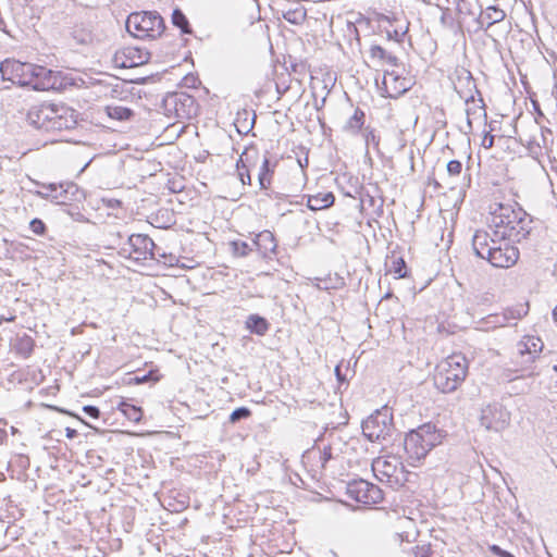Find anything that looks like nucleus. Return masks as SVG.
Returning <instances> with one entry per match:
<instances>
[{
    "label": "nucleus",
    "mask_w": 557,
    "mask_h": 557,
    "mask_svg": "<svg viewBox=\"0 0 557 557\" xmlns=\"http://www.w3.org/2000/svg\"><path fill=\"white\" fill-rule=\"evenodd\" d=\"M535 358H528V355L520 352L517 349V354L510 360V367L504 370V375L508 381H512L518 377L525 375V372L531 370V366L535 362Z\"/></svg>",
    "instance_id": "nucleus-18"
},
{
    "label": "nucleus",
    "mask_w": 557,
    "mask_h": 557,
    "mask_svg": "<svg viewBox=\"0 0 557 557\" xmlns=\"http://www.w3.org/2000/svg\"><path fill=\"white\" fill-rule=\"evenodd\" d=\"M386 63H388L389 65L392 66H397L398 65V58L394 54H391V53H387L385 60H384Z\"/></svg>",
    "instance_id": "nucleus-53"
},
{
    "label": "nucleus",
    "mask_w": 557,
    "mask_h": 557,
    "mask_svg": "<svg viewBox=\"0 0 557 557\" xmlns=\"http://www.w3.org/2000/svg\"><path fill=\"white\" fill-rule=\"evenodd\" d=\"M231 251L235 257H247L255 249L253 239L245 242L240 239L232 240L230 243Z\"/></svg>",
    "instance_id": "nucleus-33"
},
{
    "label": "nucleus",
    "mask_w": 557,
    "mask_h": 557,
    "mask_svg": "<svg viewBox=\"0 0 557 557\" xmlns=\"http://www.w3.org/2000/svg\"><path fill=\"white\" fill-rule=\"evenodd\" d=\"M466 113H467V116H468V119H467V125H468V128H469V132H470V131H472V122H471L470 115H471L472 113H474V110H472V109H467Z\"/></svg>",
    "instance_id": "nucleus-55"
},
{
    "label": "nucleus",
    "mask_w": 557,
    "mask_h": 557,
    "mask_svg": "<svg viewBox=\"0 0 557 557\" xmlns=\"http://www.w3.org/2000/svg\"><path fill=\"white\" fill-rule=\"evenodd\" d=\"M33 83L29 87L34 90H64L74 85L73 78L61 71H52L41 65H33Z\"/></svg>",
    "instance_id": "nucleus-8"
},
{
    "label": "nucleus",
    "mask_w": 557,
    "mask_h": 557,
    "mask_svg": "<svg viewBox=\"0 0 557 557\" xmlns=\"http://www.w3.org/2000/svg\"><path fill=\"white\" fill-rule=\"evenodd\" d=\"M335 196L332 191L307 196V207L311 211L327 209L334 205Z\"/></svg>",
    "instance_id": "nucleus-23"
},
{
    "label": "nucleus",
    "mask_w": 557,
    "mask_h": 557,
    "mask_svg": "<svg viewBox=\"0 0 557 557\" xmlns=\"http://www.w3.org/2000/svg\"><path fill=\"white\" fill-rule=\"evenodd\" d=\"M482 146L486 149H490L494 146V136L491 134H485L482 140Z\"/></svg>",
    "instance_id": "nucleus-51"
},
{
    "label": "nucleus",
    "mask_w": 557,
    "mask_h": 557,
    "mask_svg": "<svg viewBox=\"0 0 557 557\" xmlns=\"http://www.w3.org/2000/svg\"><path fill=\"white\" fill-rule=\"evenodd\" d=\"M372 469L375 473H381L383 476L391 479L395 475L397 466L386 459L377 458L373 461Z\"/></svg>",
    "instance_id": "nucleus-32"
},
{
    "label": "nucleus",
    "mask_w": 557,
    "mask_h": 557,
    "mask_svg": "<svg viewBox=\"0 0 557 557\" xmlns=\"http://www.w3.org/2000/svg\"><path fill=\"white\" fill-rule=\"evenodd\" d=\"M391 293H387L383 298H389L391 297Z\"/></svg>",
    "instance_id": "nucleus-61"
},
{
    "label": "nucleus",
    "mask_w": 557,
    "mask_h": 557,
    "mask_svg": "<svg viewBox=\"0 0 557 557\" xmlns=\"http://www.w3.org/2000/svg\"><path fill=\"white\" fill-rule=\"evenodd\" d=\"M468 374V360L461 354L447 357L437 366L434 374V385L442 393L456 391Z\"/></svg>",
    "instance_id": "nucleus-4"
},
{
    "label": "nucleus",
    "mask_w": 557,
    "mask_h": 557,
    "mask_svg": "<svg viewBox=\"0 0 557 557\" xmlns=\"http://www.w3.org/2000/svg\"><path fill=\"white\" fill-rule=\"evenodd\" d=\"M83 411L92 419H98L100 416V410L98 407L92 405H86L83 407Z\"/></svg>",
    "instance_id": "nucleus-47"
},
{
    "label": "nucleus",
    "mask_w": 557,
    "mask_h": 557,
    "mask_svg": "<svg viewBox=\"0 0 557 557\" xmlns=\"http://www.w3.org/2000/svg\"><path fill=\"white\" fill-rule=\"evenodd\" d=\"M77 125V113L75 110L54 106V114L51 116V124L48 125L50 132L70 131L75 128Z\"/></svg>",
    "instance_id": "nucleus-15"
},
{
    "label": "nucleus",
    "mask_w": 557,
    "mask_h": 557,
    "mask_svg": "<svg viewBox=\"0 0 557 557\" xmlns=\"http://www.w3.org/2000/svg\"><path fill=\"white\" fill-rule=\"evenodd\" d=\"M5 26V23L3 21V18L0 16V29H3Z\"/></svg>",
    "instance_id": "nucleus-58"
},
{
    "label": "nucleus",
    "mask_w": 557,
    "mask_h": 557,
    "mask_svg": "<svg viewBox=\"0 0 557 557\" xmlns=\"http://www.w3.org/2000/svg\"><path fill=\"white\" fill-rule=\"evenodd\" d=\"M104 111L110 119L119 122L129 121L135 115V112L131 108L122 106H107Z\"/></svg>",
    "instance_id": "nucleus-28"
},
{
    "label": "nucleus",
    "mask_w": 557,
    "mask_h": 557,
    "mask_svg": "<svg viewBox=\"0 0 557 557\" xmlns=\"http://www.w3.org/2000/svg\"><path fill=\"white\" fill-rule=\"evenodd\" d=\"M529 312V304H519L505 309L502 315H495V323L506 325L510 320H520Z\"/></svg>",
    "instance_id": "nucleus-24"
},
{
    "label": "nucleus",
    "mask_w": 557,
    "mask_h": 557,
    "mask_svg": "<svg viewBox=\"0 0 557 557\" xmlns=\"http://www.w3.org/2000/svg\"><path fill=\"white\" fill-rule=\"evenodd\" d=\"M117 409L129 420L133 422H139L143 418V409L138 406L127 403L126 400H121Z\"/></svg>",
    "instance_id": "nucleus-31"
},
{
    "label": "nucleus",
    "mask_w": 557,
    "mask_h": 557,
    "mask_svg": "<svg viewBox=\"0 0 557 557\" xmlns=\"http://www.w3.org/2000/svg\"><path fill=\"white\" fill-rule=\"evenodd\" d=\"M346 493L349 498L362 504H379L383 499V491L363 479L349 482Z\"/></svg>",
    "instance_id": "nucleus-11"
},
{
    "label": "nucleus",
    "mask_w": 557,
    "mask_h": 557,
    "mask_svg": "<svg viewBox=\"0 0 557 557\" xmlns=\"http://www.w3.org/2000/svg\"><path fill=\"white\" fill-rule=\"evenodd\" d=\"M510 422V413L499 404H491L482 409L480 423L488 431L502 432Z\"/></svg>",
    "instance_id": "nucleus-12"
},
{
    "label": "nucleus",
    "mask_w": 557,
    "mask_h": 557,
    "mask_svg": "<svg viewBox=\"0 0 557 557\" xmlns=\"http://www.w3.org/2000/svg\"><path fill=\"white\" fill-rule=\"evenodd\" d=\"M389 272L396 274L397 278L407 276V264L403 257L393 258Z\"/></svg>",
    "instance_id": "nucleus-36"
},
{
    "label": "nucleus",
    "mask_w": 557,
    "mask_h": 557,
    "mask_svg": "<svg viewBox=\"0 0 557 557\" xmlns=\"http://www.w3.org/2000/svg\"><path fill=\"white\" fill-rule=\"evenodd\" d=\"M455 90L466 103L474 101V95H480L476 83L470 71L461 69L457 74V84Z\"/></svg>",
    "instance_id": "nucleus-17"
},
{
    "label": "nucleus",
    "mask_w": 557,
    "mask_h": 557,
    "mask_svg": "<svg viewBox=\"0 0 557 557\" xmlns=\"http://www.w3.org/2000/svg\"><path fill=\"white\" fill-rule=\"evenodd\" d=\"M546 133L552 134V131L548 129V128L542 129L543 145H544V148L546 149V153H547L548 158H550L552 149L548 147L547 138H546V135H545Z\"/></svg>",
    "instance_id": "nucleus-52"
},
{
    "label": "nucleus",
    "mask_w": 557,
    "mask_h": 557,
    "mask_svg": "<svg viewBox=\"0 0 557 557\" xmlns=\"http://www.w3.org/2000/svg\"><path fill=\"white\" fill-rule=\"evenodd\" d=\"M273 173V166H271L269 158L264 156L258 173V181L261 189H268L270 187Z\"/></svg>",
    "instance_id": "nucleus-30"
},
{
    "label": "nucleus",
    "mask_w": 557,
    "mask_h": 557,
    "mask_svg": "<svg viewBox=\"0 0 557 557\" xmlns=\"http://www.w3.org/2000/svg\"><path fill=\"white\" fill-rule=\"evenodd\" d=\"M245 325L246 329L250 331V333L259 336L265 335L270 330L269 321L257 313L248 315Z\"/></svg>",
    "instance_id": "nucleus-27"
},
{
    "label": "nucleus",
    "mask_w": 557,
    "mask_h": 557,
    "mask_svg": "<svg viewBox=\"0 0 557 557\" xmlns=\"http://www.w3.org/2000/svg\"><path fill=\"white\" fill-rule=\"evenodd\" d=\"M22 345H27L28 350L32 351L34 342L32 338L27 337L22 342Z\"/></svg>",
    "instance_id": "nucleus-56"
},
{
    "label": "nucleus",
    "mask_w": 557,
    "mask_h": 557,
    "mask_svg": "<svg viewBox=\"0 0 557 557\" xmlns=\"http://www.w3.org/2000/svg\"><path fill=\"white\" fill-rule=\"evenodd\" d=\"M150 53L138 47H126L116 51L112 58L115 67L132 69L149 61Z\"/></svg>",
    "instance_id": "nucleus-13"
},
{
    "label": "nucleus",
    "mask_w": 557,
    "mask_h": 557,
    "mask_svg": "<svg viewBox=\"0 0 557 557\" xmlns=\"http://www.w3.org/2000/svg\"><path fill=\"white\" fill-rule=\"evenodd\" d=\"M447 175L450 178L458 177L462 172V163L459 160H450L446 164Z\"/></svg>",
    "instance_id": "nucleus-40"
},
{
    "label": "nucleus",
    "mask_w": 557,
    "mask_h": 557,
    "mask_svg": "<svg viewBox=\"0 0 557 557\" xmlns=\"http://www.w3.org/2000/svg\"><path fill=\"white\" fill-rule=\"evenodd\" d=\"M527 149H528L530 156H532L534 159H539L542 147L537 141L530 140L528 143Z\"/></svg>",
    "instance_id": "nucleus-45"
},
{
    "label": "nucleus",
    "mask_w": 557,
    "mask_h": 557,
    "mask_svg": "<svg viewBox=\"0 0 557 557\" xmlns=\"http://www.w3.org/2000/svg\"><path fill=\"white\" fill-rule=\"evenodd\" d=\"M386 55H387V52H386V50L383 47H381L379 45L371 46V48H370V57L372 59H377L380 61H384Z\"/></svg>",
    "instance_id": "nucleus-43"
},
{
    "label": "nucleus",
    "mask_w": 557,
    "mask_h": 557,
    "mask_svg": "<svg viewBox=\"0 0 557 557\" xmlns=\"http://www.w3.org/2000/svg\"><path fill=\"white\" fill-rule=\"evenodd\" d=\"M128 245L132 247V253L136 260L157 259V245L146 234H132L128 237Z\"/></svg>",
    "instance_id": "nucleus-14"
},
{
    "label": "nucleus",
    "mask_w": 557,
    "mask_h": 557,
    "mask_svg": "<svg viewBox=\"0 0 557 557\" xmlns=\"http://www.w3.org/2000/svg\"><path fill=\"white\" fill-rule=\"evenodd\" d=\"M251 416V410L248 407H238L230 414V422L237 423L242 420L248 419Z\"/></svg>",
    "instance_id": "nucleus-39"
},
{
    "label": "nucleus",
    "mask_w": 557,
    "mask_h": 557,
    "mask_svg": "<svg viewBox=\"0 0 557 557\" xmlns=\"http://www.w3.org/2000/svg\"><path fill=\"white\" fill-rule=\"evenodd\" d=\"M307 13L302 7H297L295 9H289L283 12V17L295 25L301 24L306 20Z\"/></svg>",
    "instance_id": "nucleus-35"
},
{
    "label": "nucleus",
    "mask_w": 557,
    "mask_h": 557,
    "mask_svg": "<svg viewBox=\"0 0 557 557\" xmlns=\"http://www.w3.org/2000/svg\"><path fill=\"white\" fill-rule=\"evenodd\" d=\"M506 17V13L504 10L499 9L496 5L487 7L484 12L481 13V15L478 18L479 24L483 27L484 25L486 28L491 27L492 25L502 22Z\"/></svg>",
    "instance_id": "nucleus-26"
},
{
    "label": "nucleus",
    "mask_w": 557,
    "mask_h": 557,
    "mask_svg": "<svg viewBox=\"0 0 557 557\" xmlns=\"http://www.w3.org/2000/svg\"><path fill=\"white\" fill-rule=\"evenodd\" d=\"M54 114V106H40L32 108L27 113L28 123L36 129L50 132L48 125L51 124V116Z\"/></svg>",
    "instance_id": "nucleus-19"
},
{
    "label": "nucleus",
    "mask_w": 557,
    "mask_h": 557,
    "mask_svg": "<svg viewBox=\"0 0 557 557\" xmlns=\"http://www.w3.org/2000/svg\"><path fill=\"white\" fill-rule=\"evenodd\" d=\"M172 24L180 28L182 34H191L190 24L181 9H174L172 13Z\"/></svg>",
    "instance_id": "nucleus-34"
},
{
    "label": "nucleus",
    "mask_w": 557,
    "mask_h": 557,
    "mask_svg": "<svg viewBox=\"0 0 557 557\" xmlns=\"http://www.w3.org/2000/svg\"><path fill=\"white\" fill-rule=\"evenodd\" d=\"M162 109L169 117L190 119L197 114L196 99L184 91L169 92L162 100Z\"/></svg>",
    "instance_id": "nucleus-9"
},
{
    "label": "nucleus",
    "mask_w": 557,
    "mask_h": 557,
    "mask_svg": "<svg viewBox=\"0 0 557 557\" xmlns=\"http://www.w3.org/2000/svg\"><path fill=\"white\" fill-rule=\"evenodd\" d=\"M383 84L391 98H396L409 89V81L395 71H385Z\"/></svg>",
    "instance_id": "nucleus-20"
},
{
    "label": "nucleus",
    "mask_w": 557,
    "mask_h": 557,
    "mask_svg": "<svg viewBox=\"0 0 557 557\" xmlns=\"http://www.w3.org/2000/svg\"><path fill=\"white\" fill-rule=\"evenodd\" d=\"M73 38L81 45H87L92 41V34L89 30H86L84 28H74Z\"/></svg>",
    "instance_id": "nucleus-38"
},
{
    "label": "nucleus",
    "mask_w": 557,
    "mask_h": 557,
    "mask_svg": "<svg viewBox=\"0 0 557 557\" xmlns=\"http://www.w3.org/2000/svg\"><path fill=\"white\" fill-rule=\"evenodd\" d=\"M479 101L481 102L480 108H481V109H485L484 100H483L482 98H480V99H479Z\"/></svg>",
    "instance_id": "nucleus-59"
},
{
    "label": "nucleus",
    "mask_w": 557,
    "mask_h": 557,
    "mask_svg": "<svg viewBox=\"0 0 557 557\" xmlns=\"http://www.w3.org/2000/svg\"><path fill=\"white\" fill-rule=\"evenodd\" d=\"M442 433L429 422L408 432L404 438V450L409 459L421 460L428 453L442 443Z\"/></svg>",
    "instance_id": "nucleus-3"
},
{
    "label": "nucleus",
    "mask_w": 557,
    "mask_h": 557,
    "mask_svg": "<svg viewBox=\"0 0 557 557\" xmlns=\"http://www.w3.org/2000/svg\"><path fill=\"white\" fill-rule=\"evenodd\" d=\"M553 317H554L555 322H557V306L553 310Z\"/></svg>",
    "instance_id": "nucleus-57"
},
{
    "label": "nucleus",
    "mask_w": 557,
    "mask_h": 557,
    "mask_svg": "<svg viewBox=\"0 0 557 557\" xmlns=\"http://www.w3.org/2000/svg\"><path fill=\"white\" fill-rule=\"evenodd\" d=\"M259 152L256 148H246L236 162V170L243 185L251 184L250 170L257 165Z\"/></svg>",
    "instance_id": "nucleus-16"
},
{
    "label": "nucleus",
    "mask_w": 557,
    "mask_h": 557,
    "mask_svg": "<svg viewBox=\"0 0 557 557\" xmlns=\"http://www.w3.org/2000/svg\"><path fill=\"white\" fill-rule=\"evenodd\" d=\"M490 552L497 557H515L508 550L503 549L500 546L493 544L488 547Z\"/></svg>",
    "instance_id": "nucleus-46"
},
{
    "label": "nucleus",
    "mask_w": 557,
    "mask_h": 557,
    "mask_svg": "<svg viewBox=\"0 0 557 557\" xmlns=\"http://www.w3.org/2000/svg\"><path fill=\"white\" fill-rule=\"evenodd\" d=\"M65 433H66V437L67 438H74L77 436V431L75 429H72V428H66L65 429Z\"/></svg>",
    "instance_id": "nucleus-54"
},
{
    "label": "nucleus",
    "mask_w": 557,
    "mask_h": 557,
    "mask_svg": "<svg viewBox=\"0 0 557 557\" xmlns=\"http://www.w3.org/2000/svg\"><path fill=\"white\" fill-rule=\"evenodd\" d=\"M332 458H333V456H332V447L331 446H325L322 449L321 455H320V460H321L322 467H325L326 462L329 460H331Z\"/></svg>",
    "instance_id": "nucleus-48"
},
{
    "label": "nucleus",
    "mask_w": 557,
    "mask_h": 557,
    "mask_svg": "<svg viewBox=\"0 0 557 557\" xmlns=\"http://www.w3.org/2000/svg\"><path fill=\"white\" fill-rule=\"evenodd\" d=\"M158 381H159V376L157 375V372L151 370L146 374L136 375V376L132 377L129 380V384L140 385V384H145V383H149V382L156 383Z\"/></svg>",
    "instance_id": "nucleus-37"
},
{
    "label": "nucleus",
    "mask_w": 557,
    "mask_h": 557,
    "mask_svg": "<svg viewBox=\"0 0 557 557\" xmlns=\"http://www.w3.org/2000/svg\"><path fill=\"white\" fill-rule=\"evenodd\" d=\"M127 32L136 38H157L165 29L164 21L157 12L131 13L125 23Z\"/></svg>",
    "instance_id": "nucleus-6"
},
{
    "label": "nucleus",
    "mask_w": 557,
    "mask_h": 557,
    "mask_svg": "<svg viewBox=\"0 0 557 557\" xmlns=\"http://www.w3.org/2000/svg\"><path fill=\"white\" fill-rule=\"evenodd\" d=\"M33 63L5 59L0 63V73L3 81L20 86H29L33 83Z\"/></svg>",
    "instance_id": "nucleus-10"
},
{
    "label": "nucleus",
    "mask_w": 557,
    "mask_h": 557,
    "mask_svg": "<svg viewBox=\"0 0 557 557\" xmlns=\"http://www.w3.org/2000/svg\"><path fill=\"white\" fill-rule=\"evenodd\" d=\"M255 249L263 258H271L276 253L277 244L275 237L270 231H262L253 238Z\"/></svg>",
    "instance_id": "nucleus-21"
},
{
    "label": "nucleus",
    "mask_w": 557,
    "mask_h": 557,
    "mask_svg": "<svg viewBox=\"0 0 557 557\" xmlns=\"http://www.w3.org/2000/svg\"><path fill=\"white\" fill-rule=\"evenodd\" d=\"M342 366L343 363H338L336 367H335V376H336V380L337 382L339 383V386H342L343 384H346L347 383V379H346V375L342 372Z\"/></svg>",
    "instance_id": "nucleus-49"
},
{
    "label": "nucleus",
    "mask_w": 557,
    "mask_h": 557,
    "mask_svg": "<svg viewBox=\"0 0 557 557\" xmlns=\"http://www.w3.org/2000/svg\"><path fill=\"white\" fill-rule=\"evenodd\" d=\"M103 202L108 208L112 209L122 207V201L115 198L103 199Z\"/></svg>",
    "instance_id": "nucleus-50"
},
{
    "label": "nucleus",
    "mask_w": 557,
    "mask_h": 557,
    "mask_svg": "<svg viewBox=\"0 0 557 557\" xmlns=\"http://www.w3.org/2000/svg\"><path fill=\"white\" fill-rule=\"evenodd\" d=\"M412 557H431L430 545H417L412 548Z\"/></svg>",
    "instance_id": "nucleus-44"
},
{
    "label": "nucleus",
    "mask_w": 557,
    "mask_h": 557,
    "mask_svg": "<svg viewBox=\"0 0 557 557\" xmlns=\"http://www.w3.org/2000/svg\"><path fill=\"white\" fill-rule=\"evenodd\" d=\"M411 168L413 169V151L410 152Z\"/></svg>",
    "instance_id": "nucleus-60"
},
{
    "label": "nucleus",
    "mask_w": 557,
    "mask_h": 557,
    "mask_svg": "<svg viewBox=\"0 0 557 557\" xmlns=\"http://www.w3.org/2000/svg\"><path fill=\"white\" fill-rule=\"evenodd\" d=\"M493 223L495 227L502 228L494 231L495 237L500 233V236L511 242H521L530 234L532 219L522 208L500 206L499 213L493 216Z\"/></svg>",
    "instance_id": "nucleus-2"
},
{
    "label": "nucleus",
    "mask_w": 557,
    "mask_h": 557,
    "mask_svg": "<svg viewBox=\"0 0 557 557\" xmlns=\"http://www.w3.org/2000/svg\"><path fill=\"white\" fill-rule=\"evenodd\" d=\"M33 183L41 188L32 191L35 196L57 205H67L69 201L79 200L84 196L79 187L72 182L46 184L34 181Z\"/></svg>",
    "instance_id": "nucleus-7"
},
{
    "label": "nucleus",
    "mask_w": 557,
    "mask_h": 557,
    "mask_svg": "<svg viewBox=\"0 0 557 557\" xmlns=\"http://www.w3.org/2000/svg\"><path fill=\"white\" fill-rule=\"evenodd\" d=\"M366 114L360 108H356L354 114L348 119L344 125V131L352 135L358 134L364 124Z\"/></svg>",
    "instance_id": "nucleus-29"
},
{
    "label": "nucleus",
    "mask_w": 557,
    "mask_h": 557,
    "mask_svg": "<svg viewBox=\"0 0 557 557\" xmlns=\"http://www.w3.org/2000/svg\"><path fill=\"white\" fill-rule=\"evenodd\" d=\"M472 249L476 257L488 261L495 268H510L519 259V250L509 239L503 236L492 237L483 230L473 234Z\"/></svg>",
    "instance_id": "nucleus-1"
},
{
    "label": "nucleus",
    "mask_w": 557,
    "mask_h": 557,
    "mask_svg": "<svg viewBox=\"0 0 557 557\" xmlns=\"http://www.w3.org/2000/svg\"><path fill=\"white\" fill-rule=\"evenodd\" d=\"M363 137L367 146H379L380 138L376 136L375 131L369 126L363 129Z\"/></svg>",
    "instance_id": "nucleus-42"
},
{
    "label": "nucleus",
    "mask_w": 557,
    "mask_h": 557,
    "mask_svg": "<svg viewBox=\"0 0 557 557\" xmlns=\"http://www.w3.org/2000/svg\"><path fill=\"white\" fill-rule=\"evenodd\" d=\"M29 228L36 235L42 236L47 232V226L42 220L35 218L29 222Z\"/></svg>",
    "instance_id": "nucleus-41"
},
{
    "label": "nucleus",
    "mask_w": 557,
    "mask_h": 557,
    "mask_svg": "<svg viewBox=\"0 0 557 557\" xmlns=\"http://www.w3.org/2000/svg\"><path fill=\"white\" fill-rule=\"evenodd\" d=\"M362 434L371 442H389L395 433L392 409L383 406L362 422Z\"/></svg>",
    "instance_id": "nucleus-5"
},
{
    "label": "nucleus",
    "mask_w": 557,
    "mask_h": 557,
    "mask_svg": "<svg viewBox=\"0 0 557 557\" xmlns=\"http://www.w3.org/2000/svg\"><path fill=\"white\" fill-rule=\"evenodd\" d=\"M256 119L257 115L253 111L250 112L247 109L238 111L235 119V126L237 132L240 134H248L250 131H252Z\"/></svg>",
    "instance_id": "nucleus-25"
},
{
    "label": "nucleus",
    "mask_w": 557,
    "mask_h": 557,
    "mask_svg": "<svg viewBox=\"0 0 557 557\" xmlns=\"http://www.w3.org/2000/svg\"><path fill=\"white\" fill-rule=\"evenodd\" d=\"M517 349L525 355H528V358H535L537 359L540 357V354L543 349V343L539 337L534 336H525L522 341H520L517 344Z\"/></svg>",
    "instance_id": "nucleus-22"
}]
</instances>
